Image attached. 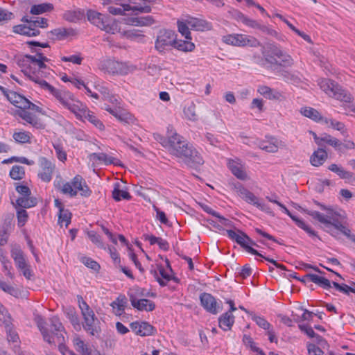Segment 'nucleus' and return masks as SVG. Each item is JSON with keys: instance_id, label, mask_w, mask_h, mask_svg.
<instances>
[{"instance_id": "a878e982", "label": "nucleus", "mask_w": 355, "mask_h": 355, "mask_svg": "<svg viewBox=\"0 0 355 355\" xmlns=\"http://www.w3.org/2000/svg\"><path fill=\"white\" fill-rule=\"evenodd\" d=\"M10 252L17 268H21L28 263L26 255L19 246L12 247Z\"/></svg>"}, {"instance_id": "b1692460", "label": "nucleus", "mask_w": 355, "mask_h": 355, "mask_svg": "<svg viewBox=\"0 0 355 355\" xmlns=\"http://www.w3.org/2000/svg\"><path fill=\"white\" fill-rule=\"evenodd\" d=\"M90 160L96 164L103 163L105 165L114 164L116 166L120 165V161L113 157L109 156L104 153H93L89 155Z\"/></svg>"}, {"instance_id": "cd10ccee", "label": "nucleus", "mask_w": 355, "mask_h": 355, "mask_svg": "<svg viewBox=\"0 0 355 355\" xmlns=\"http://www.w3.org/2000/svg\"><path fill=\"white\" fill-rule=\"evenodd\" d=\"M6 96L8 101L15 107H18V110H25L28 100L26 97L15 92H11L10 94H7Z\"/></svg>"}, {"instance_id": "2f4dec72", "label": "nucleus", "mask_w": 355, "mask_h": 355, "mask_svg": "<svg viewBox=\"0 0 355 355\" xmlns=\"http://www.w3.org/2000/svg\"><path fill=\"white\" fill-rule=\"evenodd\" d=\"M195 44L191 40H177L175 38L173 48L182 52H191L195 49Z\"/></svg>"}, {"instance_id": "6e6d98bb", "label": "nucleus", "mask_w": 355, "mask_h": 355, "mask_svg": "<svg viewBox=\"0 0 355 355\" xmlns=\"http://www.w3.org/2000/svg\"><path fill=\"white\" fill-rule=\"evenodd\" d=\"M125 304L126 299L125 296H123L122 298L120 297H117L116 300L111 304V306L114 309H117L116 314L120 315L125 310Z\"/></svg>"}, {"instance_id": "338daca9", "label": "nucleus", "mask_w": 355, "mask_h": 355, "mask_svg": "<svg viewBox=\"0 0 355 355\" xmlns=\"http://www.w3.org/2000/svg\"><path fill=\"white\" fill-rule=\"evenodd\" d=\"M53 148L58 159L61 162H64L67 159V153L62 146L60 144H53Z\"/></svg>"}, {"instance_id": "c03bdc74", "label": "nucleus", "mask_w": 355, "mask_h": 355, "mask_svg": "<svg viewBox=\"0 0 355 355\" xmlns=\"http://www.w3.org/2000/svg\"><path fill=\"white\" fill-rule=\"evenodd\" d=\"M157 269L162 279L157 277V281L158 282L159 284L161 286H166L167 282L172 279V276L165 270V269L161 264L157 265ZM173 279H174L175 281L177 280L175 277H173Z\"/></svg>"}, {"instance_id": "603ef678", "label": "nucleus", "mask_w": 355, "mask_h": 355, "mask_svg": "<svg viewBox=\"0 0 355 355\" xmlns=\"http://www.w3.org/2000/svg\"><path fill=\"white\" fill-rule=\"evenodd\" d=\"M251 319L256 322V324L264 330H269L272 327L271 324L263 318L257 315L254 313H250Z\"/></svg>"}, {"instance_id": "e433bc0d", "label": "nucleus", "mask_w": 355, "mask_h": 355, "mask_svg": "<svg viewBox=\"0 0 355 355\" xmlns=\"http://www.w3.org/2000/svg\"><path fill=\"white\" fill-rule=\"evenodd\" d=\"M78 302L79 308L81 311V313L83 319L87 318L94 316L95 313L94 311L89 307L87 303L83 300L82 296L78 295Z\"/></svg>"}, {"instance_id": "412c9836", "label": "nucleus", "mask_w": 355, "mask_h": 355, "mask_svg": "<svg viewBox=\"0 0 355 355\" xmlns=\"http://www.w3.org/2000/svg\"><path fill=\"white\" fill-rule=\"evenodd\" d=\"M187 22L191 29L196 31H210L212 29L211 23L199 18L187 16Z\"/></svg>"}, {"instance_id": "c756f323", "label": "nucleus", "mask_w": 355, "mask_h": 355, "mask_svg": "<svg viewBox=\"0 0 355 355\" xmlns=\"http://www.w3.org/2000/svg\"><path fill=\"white\" fill-rule=\"evenodd\" d=\"M36 322L37 327L39 328L43 336L44 340L51 345L55 344L53 337L51 335L50 332L49 331V329L45 327L46 322L44 321V320L42 317L39 316L37 318Z\"/></svg>"}, {"instance_id": "393cba45", "label": "nucleus", "mask_w": 355, "mask_h": 355, "mask_svg": "<svg viewBox=\"0 0 355 355\" xmlns=\"http://www.w3.org/2000/svg\"><path fill=\"white\" fill-rule=\"evenodd\" d=\"M227 166L232 174L238 179L241 180H245L248 179V175L239 159H230L228 161Z\"/></svg>"}, {"instance_id": "0e129e2a", "label": "nucleus", "mask_w": 355, "mask_h": 355, "mask_svg": "<svg viewBox=\"0 0 355 355\" xmlns=\"http://www.w3.org/2000/svg\"><path fill=\"white\" fill-rule=\"evenodd\" d=\"M155 329L153 326L147 322H141V336H150L153 334Z\"/></svg>"}, {"instance_id": "f03ea898", "label": "nucleus", "mask_w": 355, "mask_h": 355, "mask_svg": "<svg viewBox=\"0 0 355 355\" xmlns=\"http://www.w3.org/2000/svg\"><path fill=\"white\" fill-rule=\"evenodd\" d=\"M222 41L227 44L239 47L261 46L264 61L270 65L269 67L273 71L281 67H291L293 64L291 56L284 52L275 43H268L263 46L256 37L243 34H229L223 36Z\"/></svg>"}, {"instance_id": "8fccbe9b", "label": "nucleus", "mask_w": 355, "mask_h": 355, "mask_svg": "<svg viewBox=\"0 0 355 355\" xmlns=\"http://www.w3.org/2000/svg\"><path fill=\"white\" fill-rule=\"evenodd\" d=\"M10 177L15 180H20L25 177V169L24 166L15 165L10 171Z\"/></svg>"}, {"instance_id": "a18cd8bd", "label": "nucleus", "mask_w": 355, "mask_h": 355, "mask_svg": "<svg viewBox=\"0 0 355 355\" xmlns=\"http://www.w3.org/2000/svg\"><path fill=\"white\" fill-rule=\"evenodd\" d=\"M53 9L51 3H44L37 5H33L31 8V13L33 15H40L44 12L51 11Z\"/></svg>"}, {"instance_id": "20e7f679", "label": "nucleus", "mask_w": 355, "mask_h": 355, "mask_svg": "<svg viewBox=\"0 0 355 355\" xmlns=\"http://www.w3.org/2000/svg\"><path fill=\"white\" fill-rule=\"evenodd\" d=\"M87 17L92 24L107 33L114 34L118 30L117 24L111 17L97 11L87 10Z\"/></svg>"}, {"instance_id": "0eeeda50", "label": "nucleus", "mask_w": 355, "mask_h": 355, "mask_svg": "<svg viewBox=\"0 0 355 355\" xmlns=\"http://www.w3.org/2000/svg\"><path fill=\"white\" fill-rule=\"evenodd\" d=\"M60 189L62 193L68 194L70 197L76 196L78 191L80 192V195L83 197H89L92 194V191L87 185L85 180L80 175H76L71 182L63 184Z\"/></svg>"}, {"instance_id": "680f3d73", "label": "nucleus", "mask_w": 355, "mask_h": 355, "mask_svg": "<svg viewBox=\"0 0 355 355\" xmlns=\"http://www.w3.org/2000/svg\"><path fill=\"white\" fill-rule=\"evenodd\" d=\"M55 339H56V340H55L54 345H55V343H58V349L61 354L65 355L67 351L69 352L67 346L63 343L64 341V337L62 334L56 333Z\"/></svg>"}, {"instance_id": "f3484780", "label": "nucleus", "mask_w": 355, "mask_h": 355, "mask_svg": "<svg viewBox=\"0 0 355 355\" xmlns=\"http://www.w3.org/2000/svg\"><path fill=\"white\" fill-rule=\"evenodd\" d=\"M84 321L81 325L84 330L90 336L98 338L101 331L99 326L100 322L98 319L94 316H91L83 319Z\"/></svg>"}, {"instance_id": "6ab92c4d", "label": "nucleus", "mask_w": 355, "mask_h": 355, "mask_svg": "<svg viewBox=\"0 0 355 355\" xmlns=\"http://www.w3.org/2000/svg\"><path fill=\"white\" fill-rule=\"evenodd\" d=\"M239 192L241 198L248 203L252 204L261 210H266V205L261 202L253 193L242 186L239 188Z\"/></svg>"}, {"instance_id": "e2e57ef3", "label": "nucleus", "mask_w": 355, "mask_h": 355, "mask_svg": "<svg viewBox=\"0 0 355 355\" xmlns=\"http://www.w3.org/2000/svg\"><path fill=\"white\" fill-rule=\"evenodd\" d=\"M123 35L128 39L130 40H140L144 38V35L141 34V31L139 30H128L123 31Z\"/></svg>"}, {"instance_id": "dca6fc26", "label": "nucleus", "mask_w": 355, "mask_h": 355, "mask_svg": "<svg viewBox=\"0 0 355 355\" xmlns=\"http://www.w3.org/2000/svg\"><path fill=\"white\" fill-rule=\"evenodd\" d=\"M15 116L20 117L24 120L26 123H29L36 129H44V125L42 120L36 115L26 110H17Z\"/></svg>"}, {"instance_id": "473e14b6", "label": "nucleus", "mask_w": 355, "mask_h": 355, "mask_svg": "<svg viewBox=\"0 0 355 355\" xmlns=\"http://www.w3.org/2000/svg\"><path fill=\"white\" fill-rule=\"evenodd\" d=\"M301 114L316 122H322L324 117H322L320 113L315 109L310 107H304L301 108Z\"/></svg>"}, {"instance_id": "5fc2aeb1", "label": "nucleus", "mask_w": 355, "mask_h": 355, "mask_svg": "<svg viewBox=\"0 0 355 355\" xmlns=\"http://www.w3.org/2000/svg\"><path fill=\"white\" fill-rule=\"evenodd\" d=\"M243 342L246 346L249 347L252 351L257 352L259 355H266L260 348L256 346V343L250 336L245 334L243 337Z\"/></svg>"}, {"instance_id": "58836bf2", "label": "nucleus", "mask_w": 355, "mask_h": 355, "mask_svg": "<svg viewBox=\"0 0 355 355\" xmlns=\"http://www.w3.org/2000/svg\"><path fill=\"white\" fill-rule=\"evenodd\" d=\"M109 113L116 117L119 121L124 123H128L131 120V114L125 110H121L119 108L114 107L109 110Z\"/></svg>"}, {"instance_id": "7ed1b4c3", "label": "nucleus", "mask_w": 355, "mask_h": 355, "mask_svg": "<svg viewBox=\"0 0 355 355\" xmlns=\"http://www.w3.org/2000/svg\"><path fill=\"white\" fill-rule=\"evenodd\" d=\"M314 202L322 210H325L326 214L304 208H301L302 211L323 224L327 228V232L334 237L338 239L339 233H341L355 243V235L352 234L351 230L343 223L341 216L332 209L327 208L326 206L317 201H314Z\"/></svg>"}, {"instance_id": "7c9ffc66", "label": "nucleus", "mask_w": 355, "mask_h": 355, "mask_svg": "<svg viewBox=\"0 0 355 355\" xmlns=\"http://www.w3.org/2000/svg\"><path fill=\"white\" fill-rule=\"evenodd\" d=\"M259 147L260 149L268 153H275L278 150L277 139L270 137L268 140L259 141Z\"/></svg>"}, {"instance_id": "052dcab7", "label": "nucleus", "mask_w": 355, "mask_h": 355, "mask_svg": "<svg viewBox=\"0 0 355 355\" xmlns=\"http://www.w3.org/2000/svg\"><path fill=\"white\" fill-rule=\"evenodd\" d=\"M80 261L87 268H91L94 271H98L101 268L100 265L90 257H82L80 258Z\"/></svg>"}, {"instance_id": "79ce46f5", "label": "nucleus", "mask_w": 355, "mask_h": 355, "mask_svg": "<svg viewBox=\"0 0 355 355\" xmlns=\"http://www.w3.org/2000/svg\"><path fill=\"white\" fill-rule=\"evenodd\" d=\"M112 198L116 201H120L122 199L123 200H130L132 196L126 190H121L119 189V184H116L115 187L114 188V190L112 191Z\"/></svg>"}, {"instance_id": "1a4fd4ad", "label": "nucleus", "mask_w": 355, "mask_h": 355, "mask_svg": "<svg viewBox=\"0 0 355 355\" xmlns=\"http://www.w3.org/2000/svg\"><path fill=\"white\" fill-rule=\"evenodd\" d=\"M184 137L178 134L173 128L169 125L167 128L166 138L162 142L169 153L173 156L175 155V150L181 146V143Z\"/></svg>"}, {"instance_id": "69168bd1", "label": "nucleus", "mask_w": 355, "mask_h": 355, "mask_svg": "<svg viewBox=\"0 0 355 355\" xmlns=\"http://www.w3.org/2000/svg\"><path fill=\"white\" fill-rule=\"evenodd\" d=\"M24 209H20L17 211L18 225L19 227L24 226L28 220V213Z\"/></svg>"}, {"instance_id": "6e6552de", "label": "nucleus", "mask_w": 355, "mask_h": 355, "mask_svg": "<svg viewBox=\"0 0 355 355\" xmlns=\"http://www.w3.org/2000/svg\"><path fill=\"white\" fill-rule=\"evenodd\" d=\"M176 35L171 30H161L157 37L155 47L159 53H165L171 47L173 48Z\"/></svg>"}, {"instance_id": "f257e3e1", "label": "nucleus", "mask_w": 355, "mask_h": 355, "mask_svg": "<svg viewBox=\"0 0 355 355\" xmlns=\"http://www.w3.org/2000/svg\"><path fill=\"white\" fill-rule=\"evenodd\" d=\"M34 55H22L16 58L17 64L21 72L31 80L38 84L42 89L47 91L66 109L71 112L80 114L83 103L68 90L60 89L49 84L42 78L50 74V68L46 64L50 60L44 55L40 49L31 48Z\"/></svg>"}, {"instance_id": "9d476101", "label": "nucleus", "mask_w": 355, "mask_h": 355, "mask_svg": "<svg viewBox=\"0 0 355 355\" xmlns=\"http://www.w3.org/2000/svg\"><path fill=\"white\" fill-rule=\"evenodd\" d=\"M16 191L21 196L16 200V205L21 208H31L35 207L37 203V199L31 197V189L26 185L17 184Z\"/></svg>"}, {"instance_id": "2eb2a0df", "label": "nucleus", "mask_w": 355, "mask_h": 355, "mask_svg": "<svg viewBox=\"0 0 355 355\" xmlns=\"http://www.w3.org/2000/svg\"><path fill=\"white\" fill-rule=\"evenodd\" d=\"M108 12L114 15H122L125 11L133 10L139 12L148 13L151 12L150 6H131L128 3L121 4L119 6H110L107 8Z\"/></svg>"}, {"instance_id": "4468645a", "label": "nucleus", "mask_w": 355, "mask_h": 355, "mask_svg": "<svg viewBox=\"0 0 355 355\" xmlns=\"http://www.w3.org/2000/svg\"><path fill=\"white\" fill-rule=\"evenodd\" d=\"M40 171L38 173V177L45 182H49L52 179V175L55 170V164L44 157H41L38 160Z\"/></svg>"}, {"instance_id": "423d86ee", "label": "nucleus", "mask_w": 355, "mask_h": 355, "mask_svg": "<svg viewBox=\"0 0 355 355\" xmlns=\"http://www.w3.org/2000/svg\"><path fill=\"white\" fill-rule=\"evenodd\" d=\"M227 236L235 241L238 245L243 248L247 252L250 253L253 255L259 257H263V254L259 252L256 249L253 248L252 246L258 247V245L254 241H253L248 235L239 229L236 230H226Z\"/></svg>"}, {"instance_id": "4c0bfd02", "label": "nucleus", "mask_w": 355, "mask_h": 355, "mask_svg": "<svg viewBox=\"0 0 355 355\" xmlns=\"http://www.w3.org/2000/svg\"><path fill=\"white\" fill-rule=\"evenodd\" d=\"M300 329L304 332L310 338H316L318 343L320 345L327 344V341L320 336L315 334L313 331V328L307 324H301L299 325Z\"/></svg>"}, {"instance_id": "bf43d9fd", "label": "nucleus", "mask_w": 355, "mask_h": 355, "mask_svg": "<svg viewBox=\"0 0 355 355\" xmlns=\"http://www.w3.org/2000/svg\"><path fill=\"white\" fill-rule=\"evenodd\" d=\"M0 261L3 266V272H6V275L8 277H10V279H13L14 275L11 272V270L12 269V267L11 266L10 261L4 256L0 257Z\"/></svg>"}, {"instance_id": "c9c22d12", "label": "nucleus", "mask_w": 355, "mask_h": 355, "mask_svg": "<svg viewBox=\"0 0 355 355\" xmlns=\"http://www.w3.org/2000/svg\"><path fill=\"white\" fill-rule=\"evenodd\" d=\"M130 21L136 26H148L155 23L154 18L150 15L132 17Z\"/></svg>"}, {"instance_id": "72a5a7b5", "label": "nucleus", "mask_w": 355, "mask_h": 355, "mask_svg": "<svg viewBox=\"0 0 355 355\" xmlns=\"http://www.w3.org/2000/svg\"><path fill=\"white\" fill-rule=\"evenodd\" d=\"M305 277L309 278L311 282L319 285L324 289H329L331 287L330 281L325 277L312 273L306 274Z\"/></svg>"}, {"instance_id": "4d7b16f0", "label": "nucleus", "mask_w": 355, "mask_h": 355, "mask_svg": "<svg viewBox=\"0 0 355 355\" xmlns=\"http://www.w3.org/2000/svg\"><path fill=\"white\" fill-rule=\"evenodd\" d=\"M71 214L67 209H60L59 211L58 223L60 224L65 223V226L67 227L71 223Z\"/></svg>"}, {"instance_id": "ea45409f", "label": "nucleus", "mask_w": 355, "mask_h": 355, "mask_svg": "<svg viewBox=\"0 0 355 355\" xmlns=\"http://www.w3.org/2000/svg\"><path fill=\"white\" fill-rule=\"evenodd\" d=\"M178 29L179 33L185 37L186 40H191V35L189 31V25L187 22V18L177 21Z\"/></svg>"}, {"instance_id": "ddd939ff", "label": "nucleus", "mask_w": 355, "mask_h": 355, "mask_svg": "<svg viewBox=\"0 0 355 355\" xmlns=\"http://www.w3.org/2000/svg\"><path fill=\"white\" fill-rule=\"evenodd\" d=\"M100 69L112 74H126L128 71L125 63L114 60H107L101 62Z\"/></svg>"}, {"instance_id": "aec40b11", "label": "nucleus", "mask_w": 355, "mask_h": 355, "mask_svg": "<svg viewBox=\"0 0 355 355\" xmlns=\"http://www.w3.org/2000/svg\"><path fill=\"white\" fill-rule=\"evenodd\" d=\"M245 26L254 28V29H258L261 33H265L268 35L272 36V37H277V33L274 29L271 28L270 27L261 24L260 21H257L255 19H251L250 17H247L245 19V21L243 23Z\"/></svg>"}, {"instance_id": "a211bd4d", "label": "nucleus", "mask_w": 355, "mask_h": 355, "mask_svg": "<svg viewBox=\"0 0 355 355\" xmlns=\"http://www.w3.org/2000/svg\"><path fill=\"white\" fill-rule=\"evenodd\" d=\"M183 162L190 168H197L204 164V159L201 154L192 146L189 154L186 155Z\"/></svg>"}, {"instance_id": "774afa93", "label": "nucleus", "mask_w": 355, "mask_h": 355, "mask_svg": "<svg viewBox=\"0 0 355 355\" xmlns=\"http://www.w3.org/2000/svg\"><path fill=\"white\" fill-rule=\"evenodd\" d=\"M296 225L301 229L304 230L310 236L318 237L315 231L307 225L302 220H297Z\"/></svg>"}, {"instance_id": "c85d7f7f", "label": "nucleus", "mask_w": 355, "mask_h": 355, "mask_svg": "<svg viewBox=\"0 0 355 355\" xmlns=\"http://www.w3.org/2000/svg\"><path fill=\"white\" fill-rule=\"evenodd\" d=\"M219 327L224 331L230 330L234 323V316L230 311L222 314L218 318Z\"/></svg>"}, {"instance_id": "13d9d810", "label": "nucleus", "mask_w": 355, "mask_h": 355, "mask_svg": "<svg viewBox=\"0 0 355 355\" xmlns=\"http://www.w3.org/2000/svg\"><path fill=\"white\" fill-rule=\"evenodd\" d=\"M87 236L91 241L98 248L105 249V245L102 241L100 235H98L96 232L89 231L87 232Z\"/></svg>"}, {"instance_id": "4be33fe9", "label": "nucleus", "mask_w": 355, "mask_h": 355, "mask_svg": "<svg viewBox=\"0 0 355 355\" xmlns=\"http://www.w3.org/2000/svg\"><path fill=\"white\" fill-rule=\"evenodd\" d=\"M80 114H76V116L78 119L83 118L87 119L91 123H92L98 129L103 130H104L103 123L94 115V112L87 109L86 106L83 104V109L80 111Z\"/></svg>"}, {"instance_id": "f704fd0d", "label": "nucleus", "mask_w": 355, "mask_h": 355, "mask_svg": "<svg viewBox=\"0 0 355 355\" xmlns=\"http://www.w3.org/2000/svg\"><path fill=\"white\" fill-rule=\"evenodd\" d=\"M67 318L70 321L71 324L73 327L74 329L77 331H79L82 329L81 324L80 322V318L76 313L74 309L69 308L68 309L66 312Z\"/></svg>"}, {"instance_id": "3c124183", "label": "nucleus", "mask_w": 355, "mask_h": 355, "mask_svg": "<svg viewBox=\"0 0 355 355\" xmlns=\"http://www.w3.org/2000/svg\"><path fill=\"white\" fill-rule=\"evenodd\" d=\"M51 321V327L53 329V331H52L51 335L53 337V338H55V334H62V332L64 331V327L62 324V323L60 321V319L57 316H53L50 318Z\"/></svg>"}, {"instance_id": "09e8293b", "label": "nucleus", "mask_w": 355, "mask_h": 355, "mask_svg": "<svg viewBox=\"0 0 355 355\" xmlns=\"http://www.w3.org/2000/svg\"><path fill=\"white\" fill-rule=\"evenodd\" d=\"M55 36L57 40H63L69 35H73L74 31L72 28H58L51 31Z\"/></svg>"}, {"instance_id": "39448f33", "label": "nucleus", "mask_w": 355, "mask_h": 355, "mask_svg": "<svg viewBox=\"0 0 355 355\" xmlns=\"http://www.w3.org/2000/svg\"><path fill=\"white\" fill-rule=\"evenodd\" d=\"M320 87L329 96L345 103H350L352 97L350 93L342 89L336 82L331 79H321L318 82Z\"/></svg>"}, {"instance_id": "de8ad7c7", "label": "nucleus", "mask_w": 355, "mask_h": 355, "mask_svg": "<svg viewBox=\"0 0 355 355\" xmlns=\"http://www.w3.org/2000/svg\"><path fill=\"white\" fill-rule=\"evenodd\" d=\"M258 92L260 94L269 99H277L280 96L279 92H274L270 87L265 85L260 86L258 89Z\"/></svg>"}, {"instance_id": "5701e85b", "label": "nucleus", "mask_w": 355, "mask_h": 355, "mask_svg": "<svg viewBox=\"0 0 355 355\" xmlns=\"http://www.w3.org/2000/svg\"><path fill=\"white\" fill-rule=\"evenodd\" d=\"M328 169L335 173L340 178L345 180L346 182L353 184L355 182V175L353 173L346 171L343 167L336 164H331Z\"/></svg>"}, {"instance_id": "9b49d317", "label": "nucleus", "mask_w": 355, "mask_h": 355, "mask_svg": "<svg viewBox=\"0 0 355 355\" xmlns=\"http://www.w3.org/2000/svg\"><path fill=\"white\" fill-rule=\"evenodd\" d=\"M128 295L132 306L139 311H152L155 309V304L153 301L148 299H137V296L144 295L141 288H137L135 293H129Z\"/></svg>"}, {"instance_id": "a19ab883", "label": "nucleus", "mask_w": 355, "mask_h": 355, "mask_svg": "<svg viewBox=\"0 0 355 355\" xmlns=\"http://www.w3.org/2000/svg\"><path fill=\"white\" fill-rule=\"evenodd\" d=\"M320 140H322V147L325 143L329 146H333L336 150H341L342 142L339 139L331 136L330 135L324 134L322 135V138Z\"/></svg>"}, {"instance_id": "f8f14e48", "label": "nucleus", "mask_w": 355, "mask_h": 355, "mask_svg": "<svg viewBox=\"0 0 355 355\" xmlns=\"http://www.w3.org/2000/svg\"><path fill=\"white\" fill-rule=\"evenodd\" d=\"M200 300L202 307L210 313L217 314L223 309L221 301L218 302L216 299L210 293H201Z\"/></svg>"}, {"instance_id": "37998d69", "label": "nucleus", "mask_w": 355, "mask_h": 355, "mask_svg": "<svg viewBox=\"0 0 355 355\" xmlns=\"http://www.w3.org/2000/svg\"><path fill=\"white\" fill-rule=\"evenodd\" d=\"M31 134L26 131L15 132L12 135V138L17 143L19 144H30Z\"/></svg>"}, {"instance_id": "49530a36", "label": "nucleus", "mask_w": 355, "mask_h": 355, "mask_svg": "<svg viewBox=\"0 0 355 355\" xmlns=\"http://www.w3.org/2000/svg\"><path fill=\"white\" fill-rule=\"evenodd\" d=\"M10 324H12V318L8 311L2 304L0 307V325L8 327Z\"/></svg>"}, {"instance_id": "864d4df0", "label": "nucleus", "mask_w": 355, "mask_h": 355, "mask_svg": "<svg viewBox=\"0 0 355 355\" xmlns=\"http://www.w3.org/2000/svg\"><path fill=\"white\" fill-rule=\"evenodd\" d=\"M184 116L190 121H196L198 116L196 113V105L193 103L188 104L184 108Z\"/></svg>"}, {"instance_id": "bb28decb", "label": "nucleus", "mask_w": 355, "mask_h": 355, "mask_svg": "<svg viewBox=\"0 0 355 355\" xmlns=\"http://www.w3.org/2000/svg\"><path fill=\"white\" fill-rule=\"evenodd\" d=\"M328 154L322 147L314 151L310 157V162L314 166H320L327 160Z\"/></svg>"}]
</instances>
